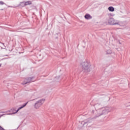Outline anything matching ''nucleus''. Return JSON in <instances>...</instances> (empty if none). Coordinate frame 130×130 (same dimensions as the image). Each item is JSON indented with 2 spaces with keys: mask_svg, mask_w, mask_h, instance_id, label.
I'll use <instances>...</instances> for the list:
<instances>
[{
  "mask_svg": "<svg viewBox=\"0 0 130 130\" xmlns=\"http://www.w3.org/2000/svg\"><path fill=\"white\" fill-rule=\"evenodd\" d=\"M16 110H10V111H9V112H10V113H8L7 114H8L9 115H12V114H15L16 113H17V112H16Z\"/></svg>",
  "mask_w": 130,
  "mask_h": 130,
  "instance_id": "6e6552de",
  "label": "nucleus"
},
{
  "mask_svg": "<svg viewBox=\"0 0 130 130\" xmlns=\"http://www.w3.org/2000/svg\"><path fill=\"white\" fill-rule=\"evenodd\" d=\"M0 5L1 6H3V5H5V3H4V2L3 1H0Z\"/></svg>",
  "mask_w": 130,
  "mask_h": 130,
  "instance_id": "ddd939ff",
  "label": "nucleus"
},
{
  "mask_svg": "<svg viewBox=\"0 0 130 130\" xmlns=\"http://www.w3.org/2000/svg\"><path fill=\"white\" fill-rule=\"evenodd\" d=\"M44 100H40L36 102V103L35 104V108H36V109H38L41 106V105L44 103Z\"/></svg>",
  "mask_w": 130,
  "mask_h": 130,
  "instance_id": "7ed1b4c3",
  "label": "nucleus"
},
{
  "mask_svg": "<svg viewBox=\"0 0 130 130\" xmlns=\"http://www.w3.org/2000/svg\"><path fill=\"white\" fill-rule=\"evenodd\" d=\"M108 10L110 12H114V8L113 7H109Z\"/></svg>",
  "mask_w": 130,
  "mask_h": 130,
  "instance_id": "9b49d317",
  "label": "nucleus"
},
{
  "mask_svg": "<svg viewBox=\"0 0 130 130\" xmlns=\"http://www.w3.org/2000/svg\"><path fill=\"white\" fill-rule=\"evenodd\" d=\"M108 23L110 25H120L119 21L114 19V18H110Z\"/></svg>",
  "mask_w": 130,
  "mask_h": 130,
  "instance_id": "f03ea898",
  "label": "nucleus"
},
{
  "mask_svg": "<svg viewBox=\"0 0 130 130\" xmlns=\"http://www.w3.org/2000/svg\"><path fill=\"white\" fill-rule=\"evenodd\" d=\"M24 4H25V7H26V6H29L30 5H32V2H31V1L24 2Z\"/></svg>",
  "mask_w": 130,
  "mask_h": 130,
  "instance_id": "9d476101",
  "label": "nucleus"
},
{
  "mask_svg": "<svg viewBox=\"0 0 130 130\" xmlns=\"http://www.w3.org/2000/svg\"><path fill=\"white\" fill-rule=\"evenodd\" d=\"M28 102H27L25 104L22 105L20 107L18 108V109L16 111V112H18V111H19V110H21V109H22V108H24V107H25V106H26V105H27V104H28Z\"/></svg>",
  "mask_w": 130,
  "mask_h": 130,
  "instance_id": "423d86ee",
  "label": "nucleus"
},
{
  "mask_svg": "<svg viewBox=\"0 0 130 130\" xmlns=\"http://www.w3.org/2000/svg\"><path fill=\"white\" fill-rule=\"evenodd\" d=\"M110 111H111V108L106 107L102 110V112L100 115H102V114H106V113H108V112H110Z\"/></svg>",
  "mask_w": 130,
  "mask_h": 130,
  "instance_id": "39448f33",
  "label": "nucleus"
},
{
  "mask_svg": "<svg viewBox=\"0 0 130 130\" xmlns=\"http://www.w3.org/2000/svg\"><path fill=\"white\" fill-rule=\"evenodd\" d=\"M83 122H84L82 121V123H83Z\"/></svg>",
  "mask_w": 130,
  "mask_h": 130,
  "instance_id": "f3484780",
  "label": "nucleus"
},
{
  "mask_svg": "<svg viewBox=\"0 0 130 130\" xmlns=\"http://www.w3.org/2000/svg\"><path fill=\"white\" fill-rule=\"evenodd\" d=\"M111 52H112V51H111V50H108L107 51V53L108 54H110V53H111Z\"/></svg>",
  "mask_w": 130,
  "mask_h": 130,
  "instance_id": "f8f14e48",
  "label": "nucleus"
},
{
  "mask_svg": "<svg viewBox=\"0 0 130 130\" xmlns=\"http://www.w3.org/2000/svg\"><path fill=\"white\" fill-rule=\"evenodd\" d=\"M84 123H87V122H84Z\"/></svg>",
  "mask_w": 130,
  "mask_h": 130,
  "instance_id": "dca6fc26",
  "label": "nucleus"
},
{
  "mask_svg": "<svg viewBox=\"0 0 130 130\" xmlns=\"http://www.w3.org/2000/svg\"><path fill=\"white\" fill-rule=\"evenodd\" d=\"M84 18L86 19V20H90L92 19V16H91L90 14H86L85 15Z\"/></svg>",
  "mask_w": 130,
  "mask_h": 130,
  "instance_id": "1a4fd4ad",
  "label": "nucleus"
},
{
  "mask_svg": "<svg viewBox=\"0 0 130 130\" xmlns=\"http://www.w3.org/2000/svg\"><path fill=\"white\" fill-rule=\"evenodd\" d=\"M82 69L85 73L91 72V63L88 61H85L81 63Z\"/></svg>",
  "mask_w": 130,
  "mask_h": 130,
  "instance_id": "f257e3e1",
  "label": "nucleus"
},
{
  "mask_svg": "<svg viewBox=\"0 0 130 130\" xmlns=\"http://www.w3.org/2000/svg\"><path fill=\"white\" fill-rule=\"evenodd\" d=\"M8 8H15V7H13V6H8Z\"/></svg>",
  "mask_w": 130,
  "mask_h": 130,
  "instance_id": "2eb2a0df",
  "label": "nucleus"
},
{
  "mask_svg": "<svg viewBox=\"0 0 130 130\" xmlns=\"http://www.w3.org/2000/svg\"><path fill=\"white\" fill-rule=\"evenodd\" d=\"M31 82H34V81H33V77H29L25 79L22 84L23 85H26V84L31 83Z\"/></svg>",
  "mask_w": 130,
  "mask_h": 130,
  "instance_id": "20e7f679",
  "label": "nucleus"
},
{
  "mask_svg": "<svg viewBox=\"0 0 130 130\" xmlns=\"http://www.w3.org/2000/svg\"><path fill=\"white\" fill-rule=\"evenodd\" d=\"M99 105V104H96L95 105V107H97Z\"/></svg>",
  "mask_w": 130,
  "mask_h": 130,
  "instance_id": "4468645a",
  "label": "nucleus"
},
{
  "mask_svg": "<svg viewBox=\"0 0 130 130\" xmlns=\"http://www.w3.org/2000/svg\"><path fill=\"white\" fill-rule=\"evenodd\" d=\"M19 8H24V7H26V5H25V2H21L18 6H17Z\"/></svg>",
  "mask_w": 130,
  "mask_h": 130,
  "instance_id": "0eeeda50",
  "label": "nucleus"
}]
</instances>
